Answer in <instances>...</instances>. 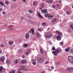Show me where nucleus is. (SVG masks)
Instances as JSON below:
<instances>
[{
  "label": "nucleus",
  "instance_id": "63",
  "mask_svg": "<svg viewBox=\"0 0 73 73\" xmlns=\"http://www.w3.org/2000/svg\"><path fill=\"white\" fill-rule=\"evenodd\" d=\"M41 73H45V72H44V71H42L41 72Z\"/></svg>",
  "mask_w": 73,
  "mask_h": 73
},
{
  "label": "nucleus",
  "instance_id": "16",
  "mask_svg": "<svg viewBox=\"0 0 73 73\" xmlns=\"http://www.w3.org/2000/svg\"><path fill=\"white\" fill-rule=\"evenodd\" d=\"M52 53L53 54H54V55H56H56H57V54L55 52V51H53L52 52Z\"/></svg>",
  "mask_w": 73,
  "mask_h": 73
},
{
  "label": "nucleus",
  "instance_id": "1",
  "mask_svg": "<svg viewBox=\"0 0 73 73\" xmlns=\"http://www.w3.org/2000/svg\"><path fill=\"white\" fill-rule=\"evenodd\" d=\"M68 60L69 62L72 63L73 62V58L71 56H69L68 57Z\"/></svg>",
  "mask_w": 73,
  "mask_h": 73
},
{
  "label": "nucleus",
  "instance_id": "29",
  "mask_svg": "<svg viewBox=\"0 0 73 73\" xmlns=\"http://www.w3.org/2000/svg\"><path fill=\"white\" fill-rule=\"evenodd\" d=\"M5 3L6 4H9V2H8V1H6L5 2Z\"/></svg>",
  "mask_w": 73,
  "mask_h": 73
},
{
  "label": "nucleus",
  "instance_id": "23",
  "mask_svg": "<svg viewBox=\"0 0 73 73\" xmlns=\"http://www.w3.org/2000/svg\"><path fill=\"white\" fill-rule=\"evenodd\" d=\"M46 25V23H43L42 24V26H45V25Z\"/></svg>",
  "mask_w": 73,
  "mask_h": 73
},
{
  "label": "nucleus",
  "instance_id": "17",
  "mask_svg": "<svg viewBox=\"0 0 73 73\" xmlns=\"http://www.w3.org/2000/svg\"><path fill=\"white\" fill-rule=\"evenodd\" d=\"M29 51H30L29 50H28L26 52V54L27 55H28V54H29V52H29Z\"/></svg>",
  "mask_w": 73,
  "mask_h": 73
},
{
  "label": "nucleus",
  "instance_id": "59",
  "mask_svg": "<svg viewBox=\"0 0 73 73\" xmlns=\"http://www.w3.org/2000/svg\"><path fill=\"white\" fill-rule=\"evenodd\" d=\"M46 64H48V61H46Z\"/></svg>",
  "mask_w": 73,
  "mask_h": 73
},
{
  "label": "nucleus",
  "instance_id": "24",
  "mask_svg": "<svg viewBox=\"0 0 73 73\" xmlns=\"http://www.w3.org/2000/svg\"><path fill=\"white\" fill-rule=\"evenodd\" d=\"M23 46L25 48H27V45L26 44H24L23 45Z\"/></svg>",
  "mask_w": 73,
  "mask_h": 73
},
{
  "label": "nucleus",
  "instance_id": "64",
  "mask_svg": "<svg viewBox=\"0 0 73 73\" xmlns=\"http://www.w3.org/2000/svg\"><path fill=\"white\" fill-rule=\"evenodd\" d=\"M57 16L58 17H60V16L58 15H57Z\"/></svg>",
  "mask_w": 73,
  "mask_h": 73
},
{
  "label": "nucleus",
  "instance_id": "28",
  "mask_svg": "<svg viewBox=\"0 0 73 73\" xmlns=\"http://www.w3.org/2000/svg\"><path fill=\"white\" fill-rule=\"evenodd\" d=\"M18 61H19L17 60H15V62L16 64H17V62H18Z\"/></svg>",
  "mask_w": 73,
  "mask_h": 73
},
{
  "label": "nucleus",
  "instance_id": "13",
  "mask_svg": "<svg viewBox=\"0 0 73 73\" xmlns=\"http://www.w3.org/2000/svg\"><path fill=\"white\" fill-rule=\"evenodd\" d=\"M55 52L58 54L59 53V49L56 48L55 50Z\"/></svg>",
  "mask_w": 73,
  "mask_h": 73
},
{
  "label": "nucleus",
  "instance_id": "9",
  "mask_svg": "<svg viewBox=\"0 0 73 73\" xmlns=\"http://www.w3.org/2000/svg\"><path fill=\"white\" fill-rule=\"evenodd\" d=\"M29 37V34L28 33H27L25 35V37L26 38H28Z\"/></svg>",
  "mask_w": 73,
  "mask_h": 73
},
{
  "label": "nucleus",
  "instance_id": "61",
  "mask_svg": "<svg viewBox=\"0 0 73 73\" xmlns=\"http://www.w3.org/2000/svg\"><path fill=\"white\" fill-rule=\"evenodd\" d=\"M21 19H24V17H21Z\"/></svg>",
  "mask_w": 73,
  "mask_h": 73
},
{
  "label": "nucleus",
  "instance_id": "14",
  "mask_svg": "<svg viewBox=\"0 0 73 73\" xmlns=\"http://www.w3.org/2000/svg\"><path fill=\"white\" fill-rule=\"evenodd\" d=\"M57 38L58 40H61V37L59 36H57Z\"/></svg>",
  "mask_w": 73,
  "mask_h": 73
},
{
  "label": "nucleus",
  "instance_id": "47",
  "mask_svg": "<svg viewBox=\"0 0 73 73\" xmlns=\"http://www.w3.org/2000/svg\"><path fill=\"white\" fill-rule=\"evenodd\" d=\"M51 69H54V67L53 66H52L51 67Z\"/></svg>",
  "mask_w": 73,
  "mask_h": 73
},
{
  "label": "nucleus",
  "instance_id": "62",
  "mask_svg": "<svg viewBox=\"0 0 73 73\" xmlns=\"http://www.w3.org/2000/svg\"><path fill=\"white\" fill-rule=\"evenodd\" d=\"M19 41L20 42H21V39H19Z\"/></svg>",
  "mask_w": 73,
  "mask_h": 73
},
{
  "label": "nucleus",
  "instance_id": "33",
  "mask_svg": "<svg viewBox=\"0 0 73 73\" xmlns=\"http://www.w3.org/2000/svg\"><path fill=\"white\" fill-rule=\"evenodd\" d=\"M11 73H15V71L14 70H12Z\"/></svg>",
  "mask_w": 73,
  "mask_h": 73
},
{
  "label": "nucleus",
  "instance_id": "30",
  "mask_svg": "<svg viewBox=\"0 0 73 73\" xmlns=\"http://www.w3.org/2000/svg\"><path fill=\"white\" fill-rule=\"evenodd\" d=\"M29 12L30 13H32V12H33V11L32 10H30L29 11Z\"/></svg>",
  "mask_w": 73,
  "mask_h": 73
},
{
  "label": "nucleus",
  "instance_id": "49",
  "mask_svg": "<svg viewBox=\"0 0 73 73\" xmlns=\"http://www.w3.org/2000/svg\"><path fill=\"white\" fill-rule=\"evenodd\" d=\"M0 46H1V47H2V46H4V44H1L0 45Z\"/></svg>",
  "mask_w": 73,
  "mask_h": 73
},
{
  "label": "nucleus",
  "instance_id": "58",
  "mask_svg": "<svg viewBox=\"0 0 73 73\" xmlns=\"http://www.w3.org/2000/svg\"><path fill=\"white\" fill-rule=\"evenodd\" d=\"M35 61V60L33 59H32V60H31V61L32 62H33V61Z\"/></svg>",
  "mask_w": 73,
  "mask_h": 73
},
{
  "label": "nucleus",
  "instance_id": "55",
  "mask_svg": "<svg viewBox=\"0 0 73 73\" xmlns=\"http://www.w3.org/2000/svg\"><path fill=\"white\" fill-rule=\"evenodd\" d=\"M2 9L0 8V12H1V11H2Z\"/></svg>",
  "mask_w": 73,
  "mask_h": 73
},
{
  "label": "nucleus",
  "instance_id": "10",
  "mask_svg": "<svg viewBox=\"0 0 73 73\" xmlns=\"http://www.w3.org/2000/svg\"><path fill=\"white\" fill-rule=\"evenodd\" d=\"M8 44H9V45H12V44H13V42L9 41V42Z\"/></svg>",
  "mask_w": 73,
  "mask_h": 73
},
{
  "label": "nucleus",
  "instance_id": "52",
  "mask_svg": "<svg viewBox=\"0 0 73 73\" xmlns=\"http://www.w3.org/2000/svg\"><path fill=\"white\" fill-rule=\"evenodd\" d=\"M56 5L57 7H59V6H60L59 5H58V4H56Z\"/></svg>",
  "mask_w": 73,
  "mask_h": 73
},
{
  "label": "nucleus",
  "instance_id": "18",
  "mask_svg": "<svg viewBox=\"0 0 73 73\" xmlns=\"http://www.w3.org/2000/svg\"><path fill=\"white\" fill-rule=\"evenodd\" d=\"M36 35H37L38 37H40V35L38 33H36Z\"/></svg>",
  "mask_w": 73,
  "mask_h": 73
},
{
  "label": "nucleus",
  "instance_id": "32",
  "mask_svg": "<svg viewBox=\"0 0 73 73\" xmlns=\"http://www.w3.org/2000/svg\"><path fill=\"white\" fill-rule=\"evenodd\" d=\"M66 15H69L70 14V13L69 11H67L66 13Z\"/></svg>",
  "mask_w": 73,
  "mask_h": 73
},
{
  "label": "nucleus",
  "instance_id": "39",
  "mask_svg": "<svg viewBox=\"0 0 73 73\" xmlns=\"http://www.w3.org/2000/svg\"><path fill=\"white\" fill-rule=\"evenodd\" d=\"M29 23L31 24H33V22H32L31 21H29Z\"/></svg>",
  "mask_w": 73,
  "mask_h": 73
},
{
  "label": "nucleus",
  "instance_id": "43",
  "mask_svg": "<svg viewBox=\"0 0 73 73\" xmlns=\"http://www.w3.org/2000/svg\"><path fill=\"white\" fill-rule=\"evenodd\" d=\"M2 14L3 15H5V11H3L2 13Z\"/></svg>",
  "mask_w": 73,
  "mask_h": 73
},
{
  "label": "nucleus",
  "instance_id": "44",
  "mask_svg": "<svg viewBox=\"0 0 73 73\" xmlns=\"http://www.w3.org/2000/svg\"><path fill=\"white\" fill-rule=\"evenodd\" d=\"M58 35L59 36H61L62 35V34H61V32H60L59 34H58Z\"/></svg>",
  "mask_w": 73,
  "mask_h": 73
},
{
  "label": "nucleus",
  "instance_id": "19",
  "mask_svg": "<svg viewBox=\"0 0 73 73\" xmlns=\"http://www.w3.org/2000/svg\"><path fill=\"white\" fill-rule=\"evenodd\" d=\"M53 16H51L50 15H49V16L48 17V18L49 19H51L52 18V17Z\"/></svg>",
  "mask_w": 73,
  "mask_h": 73
},
{
  "label": "nucleus",
  "instance_id": "3",
  "mask_svg": "<svg viewBox=\"0 0 73 73\" xmlns=\"http://www.w3.org/2000/svg\"><path fill=\"white\" fill-rule=\"evenodd\" d=\"M73 70V68L69 67L66 69V71L68 70L69 71H72Z\"/></svg>",
  "mask_w": 73,
  "mask_h": 73
},
{
  "label": "nucleus",
  "instance_id": "50",
  "mask_svg": "<svg viewBox=\"0 0 73 73\" xmlns=\"http://www.w3.org/2000/svg\"><path fill=\"white\" fill-rule=\"evenodd\" d=\"M22 58H25V56H24V55H23L22 56Z\"/></svg>",
  "mask_w": 73,
  "mask_h": 73
},
{
  "label": "nucleus",
  "instance_id": "56",
  "mask_svg": "<svg viewBox=\"0 0 73 73\" xmlns=\"http://www.w3.org/2000/svg\"><path fill=\"white\" fill-rule=\"evenodd\" d=\"M2 72V70L0 69V73H1Z\"/></svg>",
  "mask_w": 73,
  "mask_h": 73
},
{
  "label": "nucleus",
  "instance_id": "27",
  "mask_svg": "<svg viewBox=\"0 0 73 73\" xmlns=\"http://www.w3.org/2000/svg\"><path fill=\"white\" fill-rule=\"evenodd\" d=\"M60 45H62L64 44V43H63V42H60Z\"/></svg>",
  "mask_w": 73,
  "mask_h": 73
},
{
  "label": "nucleus",
  "instance_id": "34",
  "mask_svg": "<svg viewBox=\"0 0 73 73\" xmlns=\"http://www.w3.org/2000/svg\"><path fill=\"white\" fill-rule=\"evenodd\" d=\"M53 21H54V22H56V21H57V19H54L53 20Z\"/></svg>",
  "mask_w": 73,
  "mask_h": 73
},
{
  "label": "nucleus",
  "instance_id": "41",
  "mask_svg": "<svg viewBox=\"0 0 73 73\" xmlns=\"http://www.w3.org/2000/svg\"><path fill=\"white\" fill-rule=\"evenodd\" d=\"M6 17H7V15H5L3 16V18H6Z\"/></svg>",
  "mask_w": 73,
  "mask_h": 73
},
{
  "label": "nucleus",
  "instance_id": "2",
  "mask_svg": "<svg viewBox=\"0 0 73 73\" xmlns=\"http://www.w3.org/2000/svg\"><path fill=\"white\" fill-rule=\"evenodd\" d=\"M44 37L46 38H51L52 37V35H50L47 36L46 34L44 35Z\"/></svg>",
  "mask_w": 73,
  "mask_h": 73
},
{
  "label": "nucleus",
  "instance_id": "31",
  "mask_svg": "<svg viewBox=\"0 0 73 73\" xmlns=\"http://www.w3.org/2000/svg\"><path fill=\"white\" fill-rule=\"evenodd\" d=\"M52 49L53 50H54L55 49H56V48H55V47H53L52 48Z\"/></svg>",
  "mask_w": 73,
  "mask_h": 73
},
{
  "label": "nucleus",
  "instance_id": "8",
  "mask_svg": "<svg viewBox=\"0 0 73 73\" xmlns=\"http://www.w3.org/2000/svg\"><path fill=\"white\" fill-rule=\"evenodd\" d=\"M38 13V16H39L40 17V18H41V19H42L43 18V17H42V16L41 15V14H40V13H38V12H37Z\"/></svg>",
  "mask_w": 73,
  "mask_h": 73
},
{
  "label": "nucleus",
  "instance_id": "37",
  "mask_svg": "<svg viewBox=\"0 0 73 73\" xmlns=\"http://www.w3.org/2000/svg\"><path fill=\"white\" fill-rule=\"evenodd\" d=\"M33 65H36V62H33Z\"/></svg>",
  "mask_w": 73,
  "mask_h": 73
},
{
  "label": "nucleus",
  "instance_id": "57",
  "mask_svg": "<svg viewBox=\"0 0 73 73\" xmlns=\"http://www.w3.org/2000/svg\"><path fill=\"white\" fill-rule=\"evenodd\" d=\"M70 30H68V33H69L70 32Z\"/></svg>",
  "mask_w": 73,
  "mask_h": 73
},
{
  "label": "nucleus",
  "instance_id": "38",
  "mask_svg": "<svg viewBox=\"0 0 73 73\" xmlns=\"http://www.w3.org/2000/svg\"><path fill=\"white\" fill-rule=\"evenodd\" d=\"M44 15L46 17H48V14H45Z\"/></svg>",
  "mask_w": 73,
  "mask_h": 73
},
{
  "label": "nucleus",
  "instance_id": "42",
  "mask_svg": "<svg viewBox=\"0 0 73 73\" xmlns=\"http://www.w3.org/2000/svg\"><path fill=\"white\" fill-rule=\"evenodd\" d=\"M44 7V5H43V4H42L41 5V7L42 8H43V7Z\"/></svg>",
  "mask_w": 73,
  "mask_h": 73
},
{
  "label": "nucleus",
  "instance_id": "36",
  "mask_svg": "<svg viewBox=\"0 0 73 73\" xmlns=\"http://www.w3.org/2000/svg\"><path fill=\"white\" fill-rule=\"evenodd\" d=\"M13 27V25H11L9 26H8V28H10L11 27Z\"/></svg>",
  "mask_w": 73,
  "mask_h": 73
},
{
  "label": "nucleus",
  "instance_id": "20",
  "mask_svg": "<svg viewBox=\"0 0 73 73\" xmlns=\"http://www.w3.org/2000/svg\"><path fill=\"white\" fill-rule=\"evenodd\" d=\"M0 4L1 5H4V3L1 1L0 2Z\"/></svg>",
  "mask_w": 73,
  "mask_h": 73
},
{
  "label": "nucleus",
  "instance_id": "40",
  "mask_svg": "<svg viewBox=\"0 0 73 73\" xmlns=\"http://www.w3.org/2000/svg\"><path fill=\"white\" fill-rule=\"evenodd\" d=\"M38 31H42L40 29H38Z\"/></svg>",
  "mask_w": 73,
  "mask_h": 73
},
{
  "label": "nucleus",
  "instance_id": "4",
  "mask_svg": "<svg viewBox=\"0 0 73 73\" xmlns=\"http://www.w3.org/2000/svg\"><path fill=\"white\" fill-rule=\"evenodd\" d=\"M41 12L43 13H46L48 12V11H47V9H46L45 10H42Z\"/></svg>",
  "mask_w": 73,
  "mask_h": 73
},
{
  "label": "nucleus",
  "instance_id": "46",
  "mask_svg": "<svg viewBox=\"0 0 73 73\" xmlns=\"http://www.w3.org/2000/svg\"><path fill=\"white\" fill-rule=\"evenodd\" d=\"M59 32V31H56V33H58Z\"/></svg>",
  "mask_w": 73,
  "mask_h": 73
},
{
  "label": "nucleus",
  "instance_id": "11",
  "mask_svg": "<svg viewBox=\"0 0 73 73\" xmlns=\"http://www.w3.org/2000/svg\"><path fill=\"white\" fill-rule=\"evenodd\" d=\"M6 63L7 64H8V65L11 64V61L10 60H7L6 62Z\"/></svg>",
  "mask_w": 73,
  "mask_h": 73
},
{
  "label": "nucleus",
  "instance_id": "12",
  "mask_svg": "<svg viewBox=\"0 0 73 73\" xmlns=\"http://www.w3.org/2000/svg\"><path fill=\"white\" fill-rule=\"evenodd\" d=\"M48 3H52V0H46Z\"/></svg>",
  "mask_w": 73,
  "mask_h": 73
},
{
  "label": "nucleus",
  "instance_id": "51",
  "mask_svg": "<svg viewBox=\"0 0 73 73\" xmlns=\"http://www.w3.org/2000/svg\"><path fill=\"white\" fill-rule=\"evenodd\" d=\"M52 8H55V6L54 5L52 6Z\"/></svg>",
  "mask_w": 73,
  "mask_h": 73
},
{
  "label": "nucleus",
  "instance_id": "45",
  "mask_svg": "<svg viewBox=\"0 0 73 73\" xmlns=\"http://www.w3.org/2000/svg\"><path fill=\"white\" fill-rule=\"evenodd\" d=\"M56 65H58L60 64V62H58V63H56Z\"/></svg>",
  "mask_w": 73,
  "mask_h": 73
},
{
  "label": "nucleus",
  "instance_id": "53",
  "mask_svg": "<svg viewBox=\"0 0 73 73\" xmlns=\"http://www.w3.org/2000/svg\"><path fill=\"white\" fill-rule=\"evenodd\" d=\"M68 49H69V50H70V49L71 48L70 47H68V48H67Z\"/></svg>",
  "mask_w": 73,
  "mask_h": 73
},
{
  "label": "nucleus",
  "instance_id": "60",
  "mask_svg": "<svg viewBox=\"0 0 73 73\" xmlns=\"http://www.w3.org/2000/svg\"><path fill=\"white\" fill-rule=\"evenodd\" d=\"M23 1L24 2H25V0H23Z\"/></svg>",
  "mask_w": 73,
  "mask_h": 73
},
{
  "label": "nucleus",
  "instance_id": "25",
  "mask_svg": "<svg viewBox=\"0 0 73 73\" xmlns=\"http://www.w3.org/2000/svg\"><path fill=\"white\" fill-rule=\"evenodd\" d=\"M40 52H41V53H43V50H42V49L40 48Z\"/></svg>",
  "mask_w": 73,
  "mask_h": 73
},
{
  "label": "nucleus",
  "instance_id": "35",
  "mask_svg": "<svg viewBox=\"0 0 73 73\" xmlns=\"http://www.w3.org/2000/svg\"><path fill=\"white\" fill-rule=\"evenodd\" d=\"M21 63H25V62L24 61V60H21Z\"/></svg>",
  "mask_w": 73,
  "mask_h": 73
},
{
  "label": "nucleus",
  "instance_id": "54",
  "mask_svg": "<svg viewBox=\"0 0 73 73\" xmlns=\"http://www.w3.org/2000/svg\"><path fill=\"white\" fill-rule=\"evenodd\" d=\"M13 28H9V30H13Z\"/></svg>",
  "mask_w": 73,
  "mask_h": 73
},
{
  "label": "nucleus",
  "instance_id": "48",
  "mask_svg": "<svg viewBox=\"0 0 73 73\" xmlns=\"http://www.w3.org/2000/svg\"><path fill=\"white\" fill-rule=\"evenodd\" d=\"M0 69L2 70V69H3V67L0 66Z\"/></svg>",
  "mask_w": 73,
  "mask_h": 73
},
{
  "label": "nucleus",
  "instance_id": "22",
  "mask_svg": "<svg viewBox=\"0 0 73 73\" xmlns=\"http://www.w3.org/2000/svg\"><path fill=\"white\" fill-rule=\"evenodd\" d=\"M22 70H27V68H22Z\"/></svg>",
  "mask_w": 73,
  "mask_h": 73
},
{
  "label": "nucleus",
  "instance_id": "5",
  "mask_svg": "<svg viewBox=\"0 0 73 73\" xmlns=\"http://www.w3.org/2000/svg\"><path fill=\"white\" fill-rule=\"evenodd\" d=\"M1 61L2 62H4V57L3 56L2 57H1L0 58Z\"/></svg>",
  "mask_w": 73,
  "mask_h": 73
},
{
  "label": "nucleus",
  "instance_id": "7",
  "mask_svg": "<svg viewBox=\"0 0 73 73\" xmlns=\"http://www.w3.org/2000/svg\"><path fill=\"white\" fill-rule=\"evenodd\" d=\"M43 59L42 58H41L38 59V61L39 63H41L42 62V60Z\"/></svg>",
  "mask_w": 73,
  "mask_h": 73
},
{
  "label": "nucleus",
  "instance_id": "21",
  "mask_svg": "<svg viewBox=\"0 0 73 73\" xmlns=\"http://www.w3.org/2000/svg\"><path fill=\"white\" fill-rule=\"evenodd\" d=\"M65 50L66 52H69V49H68V48H66L65 49Z\"/></svg>",
  "mask_w": 73,
  "mask_h": 73
},
{
  "label": "nucleus",
  "instance_id": "6",
  "mask_svg": "<svg viewBox=\"0 0 73 73\" xmlns=\"http://www.w3.org/2000/svg\"><path fill=\"white\" fill-rule=\"evenodd\" d=\"M37 3H38V2L37 1H34L33 2V5L34 6H36L37 5Z\"/></svg>",
  "mask_w": 73,
  "mask_h": 73
},
{
  "label": "nucleus",
  "instance_id": "26",
  "mask_svg": "<svg viewBox=\"0 0 73 73\" xmlns=\"http://www.w3.org/2000/svg\"><path fill=\"white\" fill-rule=\"evenodd\" d=\"M70 27L71 28H72V29H73V25H71Z\"/></svg>",
  "mask_w": 73,
  "mask_h": 73
},
{
  "label": "nucleus",
  "instance_id": "15",
  "mask_svg": "<svg viewBox=\"0 0 73 73\" xmlns=\"http://www.w3.org/2000/svg\"><path fill=\"white\" fill-rule=\"evenodd\" d=\"M31 30L32 32V35H33L34 33L35 32V31L34 30V29H31Z\"/></svg>",
  "mask_w": 73,
  "mask_h": 73
}]
</instances>
